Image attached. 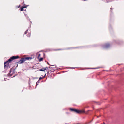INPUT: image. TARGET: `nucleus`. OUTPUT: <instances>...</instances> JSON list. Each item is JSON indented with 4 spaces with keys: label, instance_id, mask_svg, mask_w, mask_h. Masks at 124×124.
<instances>
[{
    "label": "nucleus",
    "instance_id": "obj_10",
    "mask_svg": "<svg viewBox=\"0 0 124 124\" xmlns=\"http://www.w3.org/2000/svg\"><path fill=\"white\" fill-rule=\"evenodd\" d=\"M39 80L37 82V83L38 84L39 83Z\"/></svg>",
    "mask_w": 124,
    "mask_h": 124
},
{
    "label": "nucleus",
    "instance_id": "obj_13",
    "mask_svg": "<svg viewBox=\"0 0 124 124\" xmlns=\"http://www.w3.org/2000/svg\"><path fill=\"white\" fill-rule=\"evenodd\" d=\"M40 56V54H39L38 56L39 57V56Z\"/></svg>",
    "mask_w": 124,
    "mask_h": 124
},
{
    "label": "nucleus",
    "instance_id": "obj_6",
    "mask_svg": "<svg viewBox=\"0 0 124 124\" xmlns=\"http://www.w3.org/2000/svg\"><path fill=\"white\" fill-rule=\"evenodd\" d=\"M26 7H25V6L22 7L21 8L20 11H23V9L24 8H25Z\"/></svg>",
    "mask_w": 124,
    "mask_h": 124
},
{
    "label": "nucleus",
    "instance_id": "obj_9",
    "mask_svg": "<svg viewBox=\"0 0 124 124\" xmlns=\"http://www.w3.org/2000/svg\"><path fill=\"white\" fill-rule=\"evenodd\" d=\"M43 58H41L40 59H39V61H41L42 60H43Z\"/></svg>",
    "mask_w": 124,
    "mask_h": 124
},
{
    "label": "nucleus",
    "instance_id": "obj_12",
    "mask_svg": "<svg viewBox=\"0 0 124 124\" xmlns=\"http://www.w3.org/2000/svg\"><path fill=\"white\" fill-rule=\"evenodd\" d=\"M38 83H37L36 82V86L37 85H38Z\"/></svg>",
    "mask_w": 124,
    "mask_h": 124
},
{
    "label": "nucleus",
    "instance_id": "obj_8",
    "mask_svg": "<svg viewBox=\"0 0 124 124\" xmlns=\"http://www.w3.org/2000/svg\"><path fill=\"white\" fill-rule=\"evenodd\" d=\"M28 30H27L26 31H25V33H24V34H26L27 33V32L28 31Z\"/></svg>",
    "mask_w": 124,
    "mask_h": 124
},
{
    "label": "nucleus",
    "instance_id": "obj_3",
    "mask_svg": "<svg viewBox=\"0 0 124 124\" xmlns=\"http://www.w3.org/2000/svg\"><path fill=\"white\" fill-rule=\"evenodd\" d=\"M70 109L71 111H74L76 113H84L85 112L84 111L80 110H79L74 109L73 108H70Z\"/></svg>",
    "mask_w": 124,
    "mask_h": 124
},
{
    "label": "nucleus",
    "instance_id": "obj_2",
    "mask_svg": "<svg viewBox=\"0 0 124 124\" xmlns=\"http://www.w3.org/2000/svg\"><path fill=\"white\" fill-rule=\"evenodd\" d=\"M31 59V58L29 57H25L22 58L20 60L18 61L17 63L18 64H21L23 63L26 60H29L30 59V60Z\"/></svg>",
    "mask_w": 124,
    "mask_h": 124
},
{
    "label": "nucleus",
    "instance_id": "obj_1",
    "mask_svg": "<svg viewBox=\"0 0 124 124\" xmlns=\"http://www.w3.org/2000/svg\"><path fill=\"white\" fill-rule=\"evenodd\" d=\"M18 58H19L18 56H14L11 57L8 61L4 62V66L5 68H6L8 67V65L9 64V63H10L11 61L14 59H16Z\"/></svg>",
    "mask_w": 124,
    "mask_h": 124
},
{
    "label": "nucleus",
    "instance_id": "obj_4",
    "mask_svg": "<svg viewBox=\"0 0 124 124\" xmlns=\"http://www.w3.org/2000/svg\"><path fill=\"white\" fill-rule=\"evenodd\" d=\"M110 46V45L109 44H105V46H104V47L106 48H108Z\"/></svg>",
    "mask_w": 124,
    "mask_h": 124
},
{
    "label": "nucleus",
    "instance_id": "obj_5",
    "mask_svg": "<svg viewBox=\"0 0 124 124\" xmlns=\"http://www.w3.org/2000/svg\"><path fill=\"white\" fill-rule=\"evenodd\" d=\"M46 70V69L44 68H42L41 69H39L40 71H45V70Z\"/></svg>",
    "mask_w": 124,
    "mask_h": 124
},
{
    "label": "nucleus",
    "instance_id": "obj_14",
    "mask_svg": "<svg viewBox=\"0 0 124 124\" xmlns=\"http://www.w3.org/2000/svg\"><path fill=\"white\" fill-rule=\"evenodd\" d=\"M47 63L48 64V62H47Z\"/></svg>",
    "mask_w": 124,
    "mask_h": 124
},
{
    "label": "nucleus",
    "instance_id": "obj_11",
    "mask_svg": "<svg viewBox=\"0 0 124 124\" xmlns=\"http://www.w3.org/2000/svg\"><path fill=\"white\" fill-rule=\"evenodd\" d=\"M27 36L28 37H30V34H28L27 35Z\"/></svg>",
    "mask_w": 124,
    "mask_h": 124
},
{
    "label": "nucleus",
    "instance_id": "obj_7",
    "mask_svg": "<svg viewBox=\"0 0 124 124\" xmlns=\"http://www.w3.org/2000/svg\"><path fill=\"white\" fill-rule=\"evenodd\" d=\"M43 78V77H40V78H39V80H40L41 79H42Z\"/></svg>",
    "mask_w": 124,
    "mask_h": 124
}]
</instances>
